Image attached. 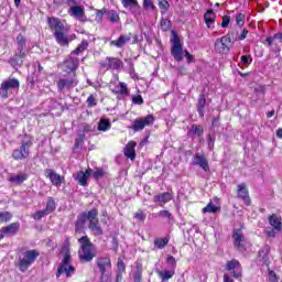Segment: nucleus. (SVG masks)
Segmentation results:
<instances>
[{
  "label": "nucleus",
  "instance_id": "9b49d317",
  "mask_svg": "<svg viewBox=\"0 0 282 282\" xmlns=\"http://www.w3.org/2000/svg\"><path fill=\"white\" fill-rule=\"evenodd\" d=\"M230 43H232V39L230 35H225L220 39H217L215 42V50L219 52V54H228L230 52Z\"/></svg>",
  "mask_w": 282,
  "mask_h": 282
},
{
  "label": "nucleus",
  "instance_id": "052dcab7",
  "mask_svg": "<svg viewBox=\"0 0 282 282\" xmlns=\"http://www.w3.org/2000/svg\"><path fill=\"white\" fill-rule=\"evenodd\" d=\"M228 25H230V18H229V15H224L223 22H221V28H228Z\"/></svg>",
  "mask_w": 282,
  "mask_h": 282
},
{
  "label": "nucleus",
  "instance_id": "c85d7f7f",
  "mask_svg": "<svg viewBox=\"0 0 282 282\" xmlns=\"http://www.w3.org/2000/svg\"><path fill=\"white\" fill-rule=\"evenodd\" d=\"M206 107V96L200 94L197 102V111L200 118H204V108Z\"/></svg>",
  "mask_w": 282,
  "mask_h": 282
},
{
  "label": "nucleus",
  "instance_id": "9d476101",
  "mask_svg": "<svg viewBox=\"0 0 282 282\" xmlns=\"http://www.w3.org/2000/svg\"><path fill=\"white\" fill-rule=\"evenodd\" d=\"M96 264L101 274V279H109V274H111V259L107 257L98 258Z\"/></svg>",
  "mask_w": 282,
  "mask_h": 282
},
{
  "label": "nucleus",
  "instance_id": "bf43d9fd",
  "mask_svg": "<svg viewBox=\"0 0 282 282\" xmlns=\"http://www.w3.org/2000/svg\"><path fill=\"white\" fill-rule=\"evenodd\" d=\"M133 279H134V282H141L142 281V270L138 269L133 275Z\"/></svg>",
  "mask_w": 282,
  "mask_h": 282
},
{
  "label": "nucleus",
  "instance_id": "ea45409f",
  "mask_svg": "<svg viewBox=\"0 0 282 282\" xmlns=\"http://www.w3.org/2000/svg\"><path fill=\"white\" fill-rule=\"evenodd\" d=\"M154 246L159 248V250H162V248L169 246V238H156L154 240Z\"/></svg>",
  "mask_w": 282,
  "mask_h": 282
},
{
  "label": "nucleus",
  "instance_id": "2eb2a0df",
  "mask_svg": "<svg viewBox=\"0 0 282 282\" xmlns=\"http://www.w3.org/2000/svg\"><path fill=\"white\" fill-rule=\"evenodd\" d=\"M78 65H80V61L78 59V57L72 55L70 53V56H68L64 61V72H66L67 74H76Z\"/></svg>",
  "mask_w": 282,
  "mask_h": 282
},
{
  "label": "nucleus",
  "instance_id": "680f3d73",
  "mask_svg": "<svg viewBox=\"0 0 282 282\" xmlns=\"http://www.w3.org/2000/svg\"><path fill=\"white\" fill-rule=\"evenodd\" d=\"M265 235L267 237H276V229H274V227L272 229H265Z\"/></svg>",
  "mask_w": 282,
  "mask_h": 282
},
{
  "label": "nucleus",
  "instance_id": "603ef678",
  "mask_svg": "<svg viewBox=\"0 0 282 282\" xmlns=\"http://www.w3.org/2000/svg\"><path fill=\"white\" fill-rule=\"evenodd\" d=\"M132 102L134 105H144V99L142 98V95H137L132 97Z\"/></svg>",
  "mask_w": 282,
  "mask_h": 282
},
{
  "label": "nucleus",
  "instance_id": "cd10ccee",
  "mask_svg": "<svg viewBox=\"0 0 282 282\" xmlns=\"http://www.w3.org/2000/svg\"><path fill=\"white\" fill-rule=\"evenodd\" d=\"M89 47V42L87 40H83L80 44L70 53L72 56H78L83 54Z\"/></svg>",
  "mask_w": 282,
  "mask_h": 282
},
{
  "label": "nucleus",
  "instance_id": "37998d69",
  "mask_svg": "<svg viewBox=\"0 0 282 282\" xmlns=\"http://www.w3.org/2000/svg\"><path fill=\"white\" fill-rule=\"evenodd\" d=\"M10 219H12L10 212H0V224L8 223Z\"/></svg>",
  "mask_w": 282,
  "mask_h": 282
},
{
  "label": "nucleus",
  "instance_id": "f8f14e48",
  "mask_svg": "<svg viewBox=\"0 0 282 282\" xmlns=\"http://www.w3.org/2000/svg\"><path fill=\"white\" fill-rule=\"evenodd\" d=\"M192 163L194 166H199V169H202L205 173H208V171H210L208 159L204 153H195L194 156L192 158Z\"/></svg>",
  "mask_w": 282,
  "mask_h": 282
},
{
  "label": "nucleus",
  "instance_id": "6ab92c4d",
  "mask_svg": "<svg viewBox=\"0 0 282 282\" xmlns=\"http://www.w3.org/2000/svg\"><path fill=\"white\" fill-rule=\"evenodd\" d=\"M173 199V195L169 192H164L158 195H154L153 202L159 204V206L163 207L165 204H169Z\"/></svg>",
  "mask_w": 282,
  "mask_h": 282
},
{
  "label": "nucleus",
  "instance_id": "aec40b11",
  "mask_svg": "<svg viewBox=\"0 0 282 282\" xmlns=\"http://www.w3.org/2000/svg\"><path fill=\"white\" fill-rule=\"evenodd\" d=\"M89 221V212H84L77 216V220L75 224V230L76 232H80L83 228H85V224Z\"/></svg>",
  "mask_w": 282,
  "mask_h": 282
},
{
  "label": "nucleus",
  "instance_id": "bb28decb",
  "mask_svg": "<svg viewBox=\"0 0 282 282\" xmlns=\"http://www.w3.org/2000/svg\"><path fill=\"white\" fill-rule=\"evenodd\" d=\"M46 173L54 186H61V184H63V177L56 172L48 170Z\"/></svg>",
  "mask_w": 282,
  "mask_h": 282
},
{
  "label": "nucleus",
  "instance_id": "e2e57ef3",
  "mask_svg": "<svg viewBox=\"0 0 282 282\" xmlns=\"http://www.w3.org/2000/svg\"><path fill=\"white\" fill-rule=\"evenodd\" d=\"M143 8H152V10H155V6L151 0H143Z\"/></svg>",
  "mask_w": 282,
  "mask_h": 282
},
{
  "label": "nucleus",
  "instance_id": "0eeeda50",
  "mask_svg": "<svg viewBox=\"0 0 282 282\" xmlns=\"http://www.w3.org/2000/svg\"><path fill=\"white\" fill-rule=\"evenodd\" d=\"M155 122V117L153 115H148L145 117L137 118L132 121L130 129L138 133L139 131H144L145 127H151Z\"/></svg>",
  "mask_w": 282,
  "mask_h": 282
},
{
  "label": "nucleus",
  "instance_id": "5fc2aeb1",
  "mask_svg": "<svg viewBox=\"0 0 282 282\" xmlns=\"http://www.w3.org/2000/svg\"><path fill=\"white\" fill-rule=\"evenodd\" d=\"M99 65L101 69H106V70L111 69L109 64V57H106V59L100 62Z\"/></svg>",
  "mask_w": 282,
  "mask_h": 282
},
{
  "label": "nucleus",
  "instance_id": "473e14b6",
  "mask_svg": "<svg viewBox=\"0 0 282 282\" xmlns=\"http://www.w3.org/2000/svg\"><path fill=\"white\" fill-rule=\"evenodd\" d=\"M156 274L160 276V279L162 280V282L164 281H169V279H173V275L175 274V272L173 271H156Z\"/></svg>",
  "mask_w": 282,
  "mask_h": 282
},
{
  "label": "nucleus",
  "instance_id": "a18cd8bd",
  "mask_svg": "<svg viewBox=\"0 0 282 282\" xmlns=\"http://www.w3.org/2000/svg\"><path fill=\"white\" fill-rule=\"evenodd\" d=\"M86 104L88 108L96 107V105H98V99H96L95 95H89V97L86 100Z\"/></svg>",
  "mask_w": 282,
  "mask_h": 282
},
{
  "label": "nucleus",
  "instance_id": "423d86ee",
  "mask_svg": "<svg viewBox=\"0 0 282 282\" xmlns=\"http://www.w3.org/2000/svg\"><path fill=\"white\" fill-rule=\"evenodd\" d=\"M32 148V140L25 138L22 140L20 149L13 150L12 158L13 160H28L30 158V149Z\"/></svg>",
  "mask_w": 282,
  "mask_h": 282
},
{
  "label": "nucleus",
  "instance_id": "72a5a7b5",
  "mask_svg": "<svg viewBox=\"0 0 282 282\" xmlns=\"http://www.w3.org/2000/svg\"><path fill=\"white\" fill-rule=\"evenodd\" d=\"M28 180V174L20 173L18 175H14L10 178V182L13 184H23Z\"/></svg>",
  "mask_w": 282,
  "mask_h": 282
},
{
  "label": "nucleus",
  "instance_id": "c03bdc74",
  "mask_svg": "<svg viewBox=\"0 0 282 282\" xmlns=\"http://www.w3.org/2000/svg\"><path fill=\"white\" fill-rule=\"evenodd\" d=\"M159 217L161 219H167L169 221H172L173 214H171V212H169V210H160L159 212Z\"/></svg>",
  "mask_w": 282,
  "mask_h": 282
},
{
  "label": "nucleus",
  "instance_id": "09e8293b",
  "mask_svg": "<svg viewBox=\"0 0 282 282\" xmlns=\"http://www.w3.org/2000/svg\"><path fill=\"white\" fill-rule=\"evenodd\" d=\"M134 219L138 221H144L147 219V214L142 209H139L137 213H134Z\"/></svg>",
  "mask_w": 282,
  "mask_h": 282
},
{
  "label": "nucleus",
  "instance_id": "dca6fc26",
  "mask_svg": "<svg viewBox=\"0 0 282 282\" xmlns=\"http://www.w3.org/2000/svg\"><path fill=\"white\" fill-rule=\"evenodd\" d=\"M69 17L73 19H77V21H87V15H85V7L83 6H74L68 9Z\"/></svg>",
  "mask_w": 282,
  "mask_h": 282
},
{
  "label": "nucleus",
  "instance_id": "7c9ffc66",
  "mask_svg": "<svg viewBox=\"0 0 282 282\" xmlns=\"http://www.w3.org/2000/svg\"><path fill=\"white\" fill-rule=\"evenodd\" d=\"M106 17L110 23H118L120 21V15L116 10H108Z\"/></svg>",
  "mask_w": 282,
  "mask_h": 282
},
{
  "label": "nucleus",
  "instance_id": "3c124183",
  "mask_svg": "<svg viewBox=\"0 0 282 282\" xmlns=\"http://www.w3.org/2000/svg\"><path fill=\"white\" fill-rule=\"evenodd\" d=\"M236 23H237V25H243V23H246V15H243V13L237 14Z\"/></svg>",
  "mask_w": 282,
  "mask_h": 282
},
{
  "label": "nucleus",
  "instance_id": "ddd939ff",
  "mask_svg": "<svg viewBox=\"0 0 282 282\" xmlns=\"http://www.w3.org/2000/svg\"><path fill=\"white\" fill-rule=\"evenodd\" d=\"M226 270L229 272L234 270L232 276L234 279H237L238 281H241L243 276V269L241 268V263L237 259H232L227 262Z\"/></svg>",
  "mask_w": 282,
  "mask_h": 282
},
{
  "label": "nucleus",
  "instance_id": "a878e982",
  "mask_svg": "<svg viewBox=\"0 0 282 282\" xmlns=\"http://www.w3.org/2000/svg\"><path fill=\"white\" fill-rule=\"evenodd\" d=\"M129 41H131V34L120 35L118 40L111 41L110 45H115V47H124Z\"/></svg>",
  "mask_w": 282,
  "mask_h": 282
},
{
  "label": "nucleus",
  "instance_id": "a211bd4d",
  "mask_svg": "<svg viewBox=\"0 0 282 282\" xmlns=\"http://www.w3.org/2000/svg\"><path fill=\"white\" fill-rule=\"evenodd\" d=\"M17 43H18V48L13 57V61H17L18 58H25V51H24L25 37L23 35H18Z\"/></svg>",
  "mask_w": 282,
  "mask_h": 282
},
{
  "label": "nucleus",
  "instance_id": "f704fd0d",
  "mask_svg": "<svg viewBox=\"0 0 282 282\" xmlns=\"http://www.w3.org/2000/svg\"><path fill=\"white\" fill-rule=\"evenodd\" d=\"M110 69H120L122 67V61L116 57H108Z\"/></svg>",
  "mask_w": 282,
  "mask_h": 282
},
{
  "label": "nucleus",
  "instance_id": "6e6d98bb",
  "mask_svg": "<svg viewBox=\"0 0 282 282\" xmlns=\"http://www.w3.org/2000/svg\"><path fill=\"white\" fill-rule=\"evenodd\" d=\"M118 272L123 273L127 267L124 265V261L122 259H118L117 262Z\"/></svg>",
  "mask_w": 282,
  "mask_h": 282
},
{
  "label": "nucleus",
  "instance_id": "4be33fe9",
  "mask_svg": "<svg viewBox=\"0 0 282 282\" xmlns=\"http://www.w3.org/2000/svg\"><path fill=\"white\" fill-rule=\"evenodd\" d=\"M268 220H269L270 226L273 227L274 230H276V232H281V230H282L281 216H279L276 214H272L269 216Z\"/></svg>",
  "mask_w": 282,
  "mask_h": 282
},
{
  "label": "nucleus",
  "instance_id": "58836bf2",
  "mask_svg": "<svg viewBox=\"0 0 282 282\" xmlns=\"http://www.w3.org/2000/svg\"><path fill=\"white\" fill-rule=\"evenodd\" d=\"M221 210V207L214 205L213 202H210L206 207L203 208V213H219Z\"/></svg>",
  "mask_w": 282,
  "mask_h": 282
},
{
  "label": "nucleus",
  "instance_id": "4d7b16f0",
  "mask_svg": "<svg viewBox=\"0 0 282 282\" xmlns=\"http://www.w3.org/2000/svg\"><path fill=\"white\" fill-rule=\"evenodd\" d=\"M161 28H162V30H164V32H167V30L171 29V21H169V20H163V21L161 22Z\"/></svg>",
  "mask_w": 282,
  "mask_h": 282
},
{
  "label": "nucleus",
  "instance_id": "8fccbe9b",
  "mask_svg": "<svg viewBox=\"0 0 282 282\" xmlns=\"http://www.w3.org/2000/svg\"><path fill=\"white\" fill-rule=\"evenodd\" d=\"M107 9H101V10H97L96 11V21L100 22L102 21V17H105V14H107Z\"/></svg>",
  "mask_w": 282,
  "mask_h": 282
},
{
  "label": "nucleus",
  "instance_id": "20e7f679",
  "mask_svg": "<svg viewBox=\"0 0 282 282\" xmlns=\"http://www.w3.org/2000/svg\"><path fill=\"white\" fill-rule=\"evenodd\" d=\"M56 86L58 91H69V89L78 86V76L76 73L63 75L57 79Z\"/></svg>",
  "mask_w": 282,
  "mask_h": 282
},
{
  "label": "nucleus",
  "instance_id": "c9c22d12",
  "mask_svg": "<svg viewBox=\"0 0 282 282\" xmlns=\"http://www.w3.org/2000/svg\"><path fill=\"white\" fill-rule=\"evenodd\" d=\"M109 129H111V122L108 119H100L98 131H109Z\"/></svg>",
  "mask_w": 282,
  "mask_h": 282
},
{
  "label": "nucleus",
  "instance_id": "393cba45",
  "mask_svg": "<svg viewBox=\"0 0 282 282\" xmlns=\"http://www.w3.org/2000/svg\"><path fill=\"white\" fill-rule=\"evenodd\" d=\"M135 141H130L123 150L126 158H129L132 162L135 160Z\"/></svg>",
  "mask_w": 282,
  "mask_h": 282
},
{
  "label": "nucleus",
  "instance_id": "2f4dec72",
  "mask_svg": "<svg viewBox=\"0 0 282 282\" xmlns=\"http://www.w3.org/2000/svg\"><path fill=\"white\" fill-rule=\"evenodd\" d=\"M204 134V128L202 126L193 124L191 130L187 132V135H203Z\"/></svg>",
  "mask_w": 282,
  "mask_h": 282
},
{
  "label": "nucleus",
  "instance_id": "412c9836",
  "mask_svg": "<svg viewBox=\"0 0 282 282\" xmlns=\"http://www.w3.org/2000/svg\"><path fill=\"white\" fill-rule=\"evenodd\" d=\"M48 25L51 30H54V35L65 32V25H63V22L58 18H50Z\"/></svg>",
  "mask_w": 282,
  "mask_h": 282
},
{
  "label": "nucleus",
  "instance_id": "0e129e2a",
  "mask_svg": "<svg viewBox=\"0 0 282 282\" xmlns=\"http://www.w3.org/2000/svg\"><path fill=\"white\" fill-rule=\"evenodd\" d=\"M102 175H105V171H102V170H97L94 172V177L96 180H100V177H102Z\"/></svg>",
  "mask_w": 282,
  "mask_h": 282
},
{
  "label": "nucleus",
  "instance_id": "f03ea898",
  "mask_svg": "<svg viewBox=\"0 0 282 282\" xmlns=\"http://www.w3.org/2000/svg\"><path fill=\"white\" fill-rule=\"evenodd\" d=\"M82 250L78 252L80 261H84L85 263L91 261L96 254H94V243H91V240H89V237L84 236L78 239Z\"/></svg>",
  "mask_w": 282,
  "mask_h": 282
},
{
  "label": "nucleus",
  "instance_id": "4c0bfd02",
  "mask_svg": "<svg viewBox=\"0 0 282 282\" xmlns=\"http://www.w3.org/2000/svg\"><path fill=\"white\" fill-rule=\"evenodd\" d=\"M204 19H205L206 25H210V24L215 23V11L208 10L205 13Z\"/></svg>",
  "mask_w": 282,
  "mask_h": 282
},
{
  "label": "nucleus",
  "instance_id": "338daca9",
  "mask_svg": "<svg viewBox=\"0 0 282 282\" xmlns=\"http://www.w3.org/2000/svg\"><path fill=\"white\" fill-rule=\"evenodd\" d=\"M167 263L175 268L177 265V262L175 261V258L173 256L167 257Z\"/></svg>",
  "mask_w": 282,
  "mask_h": 282
},
{
  "label": "nucleus",
  "instance_id": "1a4fd4ad",
  "mask_svg": "<svg viewBox=\"0 0 282 282\" xmlns=\"http://www.w3.org/2000/svg\"><path fill=\"white\" fill-rule=\"evenodd\" d=\"M172 50L171 54L174 56V59L180 62L184 58V48L182 47V41L180 40V36L177 33L172 32Z\"/></svg>",
  "mask_w": 282,
  "mask_h": 282
},
{
  "label": "nucleus",
  "instance_id": "7ed1b4c3",
  "mask_svg": "<svg viewBox=\"0 0 282 282\" xmlns=\"http://www.w3.org/2000/svg\"><path fill=\"white\" fill-rule=\"evenodd\" d=\"M40 254L41 253L34 249L23 252L18 260V268L20 272H28V270L30 269V265H32L34 261L39 259Z\"/></svg>",
  "mask_w": 282,
  "mask_h": 282
},
{
  "label": "nucleus",
  "instance_id": "b1692460",
  "mask_svg": "<svg viewBox=\"0 0 282 282\" xmlns=\"http://www.w3.org/2000/svg\"><path fill=\"white\" fill-rule=\"evenodd\" d=\"M89 175H91V169L86 170V172L79 171L75 175V180L80 186H87V180H89Z\"/></svg>",
  "mask_w": 282,
  "mask_h": 282
},
{
  "label": "nucleus",
  "instance_id": "c756f323",
  "mask_svg": "<svg viewBox=\"0 0 282 282\" xmlns=\"http://www.w3.org/2000/svg\"><path fill=\"white\" fill-rule=\"evenodd\" d=\"M112 91L113 94H120L121 96H129V88H127V84L123 82H120L119 86H117Z\"/></svg>",
  "mask_w": 282,
  "mask_h": 282
},
{
  "label": "nucleus",
  "instance_id": "de8ad7c7",
  "mask_svg": "<svg viewBox=\"0 0 282 282\" xmlns=\"http://www.w3.org/2000/svg\"><path fill=\"white\" fill-rule=\"evenodd\" d=\"M46 215H50L45 209L44 210H39L35 214L32 215L33 219L36 221H41L42 217H45Z\"/></svg>",
  "mask_w": 282,
  "mask_h": 282
},
{
  "label": "nucleus",
  "instance_id": "5701e85b",
  "mask_svg": "<svg viewBox=\"0 0 282 282\" xmlns=\"http://www.w3.org/2000/svg\"><path fill=\"white\" fill-rule=\"evenodd\" d=\"M237 193L247 206H250V196L248 195V187L246 183L239 184Z\"/></svg>",
  "mask_w": 282,
  "mask_h": 282
},
{
  "label": "nucleus",
  "instance_id": "69168bd1",
  "mask_svg": "<svg viewBox=\"0 0 282 282\" xmlns=\"http://www.w3.org/2000/svg\"><path fill=\"white\" fill-rule=\"evenodd\" d=\"M269 281L270 282H278L276 273H274V271H269Z\"/></svg>",
  "mask_w": 282,
  "mask_h": 282
},
{
  "label": "nucleus",
  "instance_id": "6e6552de",
  "mask_svg": "<svg viewBox=\"0 0 282 282\" xmlns=\"http://www.w3.org/2000/svg\"><path fill=\"white\" fill-rule=\"evenodd\" d=\"M89 230L95 235V237L102 236V227H100V221L98 220V209L93 208L89 210Z\"/></svg>",
  "mask_w": 282,
  "mask_h": 282
},
{
  "label": "nucleus",
  "instance_id": "13d9d810",
  "mask_svg": "<svg viewBox=\"0 0 282 282\" xmlns=\"http://www.w3.org/2000/svg\"><path fill=\"white\" fill-rule=\"evenodd\" d=\"M159 8H161V10H169V8H171V4H169V1L162 0L159 2Z\"/></svg>",
  "mask_w": 282,
  "mask_h": 282
},
{
  "label": "nucleus",
  "instance_id": "49530a36",
  "mask_svg": "<svg viewBox=\"0 0 282 282\" xmlns=\"http://www.w3.org/2000/svg\"><path fill=\"white\" fill-rule=\"evenodd\" d=\"M123 8H138V0H122Z\"/></svg>",
  "mask_w": 282,
  "mask_h": 282
},
{
  "label": "nucleus",
  "instance_id": "4468645a",
  "mask_svg": "<svg viewBox=\"0 0 282 282\" xmlns=\"http://www.w3.org/2000/svg\"><path fill=\"white\" fill-rule=\"evenodd\" d=\"M232 239L235 248L243 252L246 250V236H243V231L241 229H235Z\"/></svg>",
  "mask_w": 282,
  "mask_h": 282
},
{
  "label": "nucleus",
  "instance_id": "f257e3e1",
  "mask_svg": "<svg viewBox=\"0 0 282 282\" xmlns=\"http://www.w3.org/2000/svg\"><path fill=\"white\" fill-rule=\"evenodd\" d=\"M21 83L17 78H8L0 84V98L7 99L19 91Z\"/></svg>",
  "mask_w": 282,
  "mask_h": 282
},
{
  "label": "nucleus",
  "instance_id": "79ce46f5",
  "mask_svg": "<svg viewBox=\"0 0 282 282\" xmlns=\"http://www.w3.org/2000/svg\"><path fill=\"white\" fill-rule=\"evenodd\" d=\"M268 254H270V246L265 245V246L259 251V259H262V261H265V259H268Z\"/></svg>",
  "mask_w": 282,
  "mask_h": 282
},
{
  "label": "nucleus",
  "instance_id": "864d4df0",
  "mask_svg": "<svg viewBox=\"0 0 282 282\" xmlns=\"http://www.w3.org/2000/svg\"><path fill=\"white\" fill-rule=\"evenodd\" d=\"M241 63H242V65H250V63H252V56L251 55H242Z\"/></svg>",
  "mask_w": 282,
  "mask_h": 282
},
{
  "label": "nucleus",
  "instance_id": "a19ab883",
  "mask_svg": "<svg viewBox=\"0 0 282 282\" xmlns=\"http://www.w3.org/2000/svg\"><path fill=\"white\" fill-rule=\"evenodd\" d=\"M48 215H52L56 210V202L53 198H50L46 203V207L44 209Z\"/></svg>",
  "mask_w": 282,
  "mask_h": 282
},
{
  "label": "nucleus",
  "instance_id": "f3484780",
  "mask_svg": "<svg viewBox=\"0 0 282 282\" xmlns=\"http://www.w3.org/2000/svg\"><path fill=\"white\" fill-rule=\"evenodd\" d=\"M20 228H21V224L12 223L9 226L1 228L0 235H2V237H14V235H17V232H19Z\"/></svg>",
  "mask_w": 282,
  "mask_h": 282
},
{
  "label": "nucleus",
  "instance_id": "774afa93",
  "mask_svg": "<svg viewBox=\"0 0 282 282\" xmlns=\"http://www.w3.org/2000/svg\"><path fill=\"white\" fill-rule=\"evenodd\" d=\"M239 33L237 31L230 32V39L231 41H239V36H237Z\"/></svg>",
  "mask_w": 282,
  "mask_h": 282
},
{
  "label": "nucleus",
  "instance_id": "39448f33",
  "mask_svg": "<svg viewBox=\"0 0 282 282\" xmlns=\"http://www.w3.org/2000/svg\"><path fill=\"white\" fill-rule=\"evenodd\" d=\"M72 256L65 254L63 261L57 267L56 279H59L62 274H65L66 279H72L76 274V268L72 264Z\"/></svg>",
  "mask_w": 282,
  "mask_h": 282
},
{
  "label": "nucleus",
  "instance_id": "e433bc0d",
  "mask_svg": "<svg viewBox=\"0 0 282 282\" xmlns=\"http://www.w3.org/2000/svg\"><path fill=\"white\" fill-rule=\"evenodd\" d=\"M55 39L59 45H69V40L65 36V33H55Z\"/></svg>",
  "mask_w": 282,
  "mask_h": 282
}]
</instances>
